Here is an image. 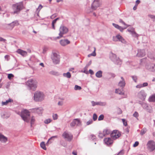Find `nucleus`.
<instances>
[{
	"label": "nucleus",
	"mask_w": 155,
	"mask_h": 155,
	"mask_svg": "<svg viewBox=\"0 0 155 155\" xmlns=\"http://www.w3.org/2000/svg\"><path fill=\"white\" fill-rule=\"evenodd\" d=\"M12 8L13 11L12 12V14L13 15L18 14L23 8V2H21L13 4Z\"/></svg>",
	"instance_id": "obj_1"
},
{
	"label": "nucleus",
	"mask_w": 155,
	"mask_h": 155,
	"mask_svg": "<svg viewBox=\"0 0 155 155\" xmlns=\"http://www.w3.org/2000/svg\"><path fill=\"white\" fill-rule=\"evenodd\" d=\"M30 90L35 91L37 87V82L32 79H29L26 83Z\"/></svg>",
	"instance_id": "obj_2"
},
{
	"label": "nucleus",
	"mask_w": 155,
	"mask_h": 155,
	"mask_svg": "<svg viewBox=\"0 0 155 155\" xmlns=\"http://www.w3.org/2000/svg\"><path fill=\"white\" fill-rule=\"evenodd\" d=\"M45 95L40 91H37L34 94V99L36 101H41L44 99Z\"/></svg>",
	"instance_id": "obj_3"
},
{
	"label": "nucleus",
	"mask_w": 155,
	"mask_h": 155,
	"mask_svg": "<svg viewBox=\"0 0 155 155\" xmlns=\"http://www.w3.org/2000/svg\"><path fill=\"white\" fill-rule=\"evenodd\" d=\"M30 115V112L26 109L22 110L20 114V116L22 119L27 122H29L28 117Z\"/></svg>",
	"instance_id": "obj_4"
},
{
	"label": "nucleus",
	"mask_w": 155,
	"mask_h": 155,
	"mask_svg": "<svg viewBox=\"0 0 155 155\" xmlns=\"http://www.w3.org/2000/svg\"><path fill=\"white\" fill-rule=\"evenodd\" d=\"M110 58L111 60L113 61L115 64L120 65L121 64V60L118 58L117 57L116 55L113 53L110 52Z\"/></svg>",
	"instance_id": "obj_5"
},
{
	"label": "nucleus",
	"mask_w": 155,
	"mask_h": 155,
	"mask_svg": "<svg viewBox=\"0 0 155 155\" xmlns=\"http://www.w3.org/2000/svg\"><path fill=\"white\" fill-rule=\"evenodd\" d=\"M51 59L54 64H58L60 61V56L56 53H53L51 56Z\"/></svg>",
	"instance_id": "obj_6"
},
{
	"label": "nucleus",
	"mask_w": 155,
	"mask_h": 155,
	"mask_svg": "<svg viewBox=\"0 0 155 155\" xmlns=\"http://www.w3.org/2000/svg\"><path fill=\"white\" fill-rule=\"evenodd\" d=\"M113 40L115 41H120L124 44H126L127 43L125 40L119 34L115 36H113Z\"/></svg>",
	"instance_id": "obj_7"
},
{
	"label": "nucleus",
	"mask_w": 155,
	"mask_h": 155,
	"mask_svg": "<svg viewBox=\"0 0 155 155\" xmlns=\"http://www.w3.org/2000/svg\"><path fill=\"white\" fill-rule=\"evenodd\" d=\"M147 148L150 152H152L155 150V142L153 140L149 141L147 144Z\"/></svg>",
	"instance_id": "obj_8"
},
{
	"label": "nucleus",
	"mask_w": 155,
	"mask_h": 155,
	"mask_svg": "<svg viewBox=\"0 0 155 155\" xmlns=\"http://www.w3.org/2000/svg\"><path fill=\"white\" fill-rule=\"evenodd\" d=\"M59 31L60 32L59 34L60 38L62 37L64 34H66L68 31V29L66 27L64 26H61L59 28Z\"/></svg>",
	"instance_id": "obj_9"
},
{
	"label": "nucleus",
	"mask_w": 155,
	"mask_h": 155,
	"mask_svg": "<svg viewBox=\"0 0 155 155\" xmlns=\"http://www.w3.org/2000/svg\"><path fill=\"white\" fill-rule=\"evenodd\" d=\"M63 138L68 141H71L73 139V135L70 133L64 132L62 135Z\"/></svg>",
	"instance_id": "obj_10"
},
{
	"label": "nucleus",
	"mask_w": 155,
	"mask_h": 155,
	"mask_svg": "<svg viewBox=\"0 0 155 155\" xmlns=\"http://www.w3.org/2000/svg\"><path fill=\"white\" fill-rule=\"evenodd\" d=\"M30 112L32 113H37L38 114H41L42 113L43 109L42 107H40L37 108H34L29 110Z\"/></svg>",
	"instance_id": "obj_11"
},
{
	"label": "nucleus",
	"mask_w": 155,
	"mask_h": 155,
	"mask_svg": "<svg viewBox=\"0 0 155 155\" xmlns=\"http://www.w3.org/2000/svg\"><path fill=\"white\" fill-rule=\"evenodd\" d=\"M120 134L117 130H113L110 134V136L113 139L115 140L120 137Z\"/></svg>",
	"instance_id": "obj_12"
},
{
	"label": "nucleus",
	"mask_w": 155,
	"mask_h": 155,
	"mask_svg": "<svg viewBox=\"0 0 155 155\" xmlns=\"http://www.w3.org/2000/svg\"><path fill=\"white\" fill-rule=\"evenodd\" d=\"M137 96L142 100H144L146 96V94L144 90H141L138 93Z\"/></svg>",
	"instance_id": "obj_13"
},
{
	"label": "nucleus",
	"mask_w": 155,
	"mask_h": 155,
	"mask_svg": "<svg viewBox=\"0 0 155 155\" xmlns=\"http://www.w3.org/2000/svg\"><path fill=\"white\" fill-rule=\"evenodd\" d=\"M70 125L71 127H74L76 125L80 126L81 125V122L79 119H76L73 120Z\"/></svg>",
	"instance_id": "obj_14"
},
{
	"label": "nucleus",
	"mask_w": 155,
	"mask_h": 155,
	"mask_svg": "<svg viewBox=\"0 0 155 155\" xmlns=\"http://www.w3.org/2000/svg\"><path fill=\"white\" fill-rule=\"evenodd\" d=\"M142 106L143 109L146 110L148 112L151 113L152 111L151 107L148 104L145 103L142 104Z\"/></svg>",
	"instance_id": "obj_15"
},
{
	"label": "nucleus",
	"mask_w": 155,
	"mask_h": 155,
	"mask_svg": "<svg viewBox=\"0 0 155 155\" xmlns=\"http://www.w3.org/2000/svg\"><path fill=\"white\" fill-rule=\"evenodd\" d=\"M146 68L149 71L153 72H155V64H146Z\"/></svg>",
	"instance_id": "obj_16"
},
{
	"label": "nucleus",
	"mask_w": 155,
	"mask_h": 155,
	"mask_svg": "<svg viewBox=\"0 0 155 155\" xmlns=\"http://www.w3.org/2000/svg\"><path fill=\"white\" fill-rule=\"evenodd\" d=\"M91 103L93 106H94L96 105L104 106L107 105V103L105 102H95L94 101H91Z\"/></svg>",
	"instance_id": "obj_17"
},
{
	"label": "nucleus",
	"mask_w": 155,
	"mask_h": 155,
	"mask_svg": "<svg viewBox=\"0 0 155 155\" xmlns=\"http://www.w3.org/2000/svg\"><path fill=\"white\" fill-rule=\"evenodd\" d=\"M100 6L99 0H94L92 5L91 8L93 10H95Z\"/></svg>",
	"instance_id": "obj_18"
},
{
	"label": "nucleus",
	"mask_w": 155,
	"mask_h": 155,
	"mask_svg": "<svg viewBox=\"0 0 155 155\" xmlns=\"http://www.w3.org/2000/svg\"><path fill=\"white\" fill-rule=\"evenodd\" d=\"M8 138L2 134L0 133V141L2 143H5L8 141Z\"/></svg>",
	"instance_id": "obj_19"
},
{
	"label": "nucleus",
	"mask_w": 155,
	"mask_h": 155,
	"mask_svg": "<svg viewBox=\"0 0 155 155\" xmlns=\"http://www.w3.org/2000/svg\"><path fill=\"white\" fill-rule=\"evenodd\" d=\"M121 80L119 82L118 85L120 87H121L122 88H123L125 86V81L124 79L122 77H121Z\"/></svg>",
	"instance_id": "obj_20"
},
{
	"label": "nucleus",
	"mask_w": 155,
	"mask_h": 155,
	"mask_svg": "<svg viewBox=\"0 0 155 155\" xmlns=\"http://www.w3.org/2000/svg\"><path fill=\"white\" fill-rule=\"evenodd\" d=\"M145 54V52L144 50H138L137 56L139 57H143Z\"/></svg>",
	"instance_id": "obj_21"
},
{
	"label": "nucleus",
	"mask_w": 155,
	"mask_h": 155,
	"mask_svg": "<svg viewBox=\"0 0 155 155\" xmlns=\"http://www.w3.org/2000/svg\"><path fill=\"white\" fill-rule=\"evenodd\" d=\"M104 141L105 143L107 145H111L113 143V140L109 137L105 138L104 139Z\"/></svg>",
	"instance_id": "obj_22"
},
{
	"label": "nucleus",
	"mask_w": 155,
	"mask_h": 155,
	"mask_svg": "<svg viewBox=\"0 0 155 155\" xmlns=\"http://www.w3.org/2000/svg\"><path fill=\"white\" fill-rule=\"evenodd\" d=\"M60 43L63 46H64L70 43V41L67 39L62 40L60 41Z\"/></svg>",
	"instance_id": "obj_23"
},
{
	"label": "nucleus",
	"mask_w": 155,
	"mask_h": 155,
	"mask_svg": "<svg viewBox=\"0 0 155 155\" xmlns=\"http://www.w3.org/2000/svg\"><path fill=\"white\" fill-rule=\"evenodd\" d=\"M16 52L21 54V56L23 57H25L27 55V52L22 50L21 49H18L17 51Z\"/></svg>",
	"instance_id": "obj_24"
},
{
	"label": "nucleus",
	"mask_w": 155,
	"mask_h": 155,
	"mask_svg": "<svg viewBox=\"0 0 155 155\" xmlns=\"http://www.w3.org/2000/svg\"><path fill=\"white\" fill-rule=\"evenodd\" d=\"M134 29L132 28L131 29H128V31L130 32L132 36L134 37H137L138 36V34H137L134 30Z\"/></svg>",
	"instance_id": "obj_25"
},
{
	"label": "nucleus",
	"mask_w": 155,
	"mask_h": 155,
	"mask_svg": "<svg viewBox=\"0 0 155 155\" xmlns=\"http://www.w3.org/2000/svg\"><path fill=\"white\" fill-rule=\"evenodd\" d=\"M123 88L121 89H117L115 90V92L116 94H118L120 95H124V93L123 92Z\"/></svg>",
	"instance_id": "obj_26"
},
{
	"label": "nucleus",
	"mask_w": 155,
	"mask_h": 155,
	"mask_svg": "<svg viewBox=\"0 0 155 155\" xmlns=\"http://www.w3.org/2000/svg\"><path fill=\"white\" fill-rule=\"evenodd\" d=\"M102 71H99L95 74V76L97 78H101L102 76Z\"/></svg>",
	"instance_id": "obj_27"
},
{
	"label": "nucleus",
	"mask_w": 155,
	"mask_h": 155,
	"mask_svg": "<svg viewBox=\"0 0 155 155\" xmlns=\"http://www.w3.org/2000/svg\"><path fill=\"white\" fill-rule=\"evenodd\" d=\"M148 101L150 102H155V94L150 96L149 98Z\"/></svg>",
	"instance_id": "obj_28"
},
{
	"label": "nucleus",
	"mask_w": 155,
	"mask_h": 155,
	"mask_svg": "<svg viewBox=\"0 0 155 155\" xmlns=\"http://www.w3.org/2000/svg\"><path fill=\"white\" fill-rule=\"evenodd\" d=\"M63 76L64 77H66L69 78L71 77V75L69 72H67V73H64L63 74Z\"/></svg>",
	"instance_id": "obj_29"
},
{
	"label": "nucleus",
	"mask_w": 155,
	"mask_h": 155,
	"mask_svg": "<svg viewBox=\"0 0 155 155\" xmlns=\"http://www.w3.org/2000/svg\"><path fill=\"white\" fill-rule=\"evenodd\" d=\"M13 100L12 99L9 98L8 100H6L5 101H2V105H7L8 103L11 102Z\"/></svg>",
	"instance_id": "obj_30"
},
{
	"label": "nucleus",
	"mask_w": 155,
	"mask_h": 155,
	"mask_svg": "<svg viewBox=\"0 0 155 155\" xmlns=\"http://www.w3.org/2000/svg\"><path fill=\"white\" fill-rule=\"evenodd\" d=\"M103 132L105 136L110 133V131L109 129H105L104 130Z\"/></svg>",
	"instance_id": "obj_31"
},
{
	"label": "nucleus",
	"mask_w": 155,
	"mask_h": 155,
	"mask_svg": "<svg viewBox=\"0 0 155 155\" xmlns=\"http://www.w3.org/2000/svg\"><path fill=\"white\" fill-rule=\"evenodd\" d=\"M41 147L44 150H46V148L45 147V144L44 142H41L40 143Z\"/></svg>",
	"instance_id": "obj_32"
},
{
	"label": "nucleus",
	"mask_w": 155,
	"mask_h": 155,
	"mask_svg": "<svg viewBox=\"0 0 155 155\" xmlns=\"http://www.w3.org/2000/svg\"><path fill=\"white\" fill-rule=\"evenodd\" d=\"M12 23L9 24H8L7 25V27L10 30L14 28V25H12Z\"/></svg>",
	"instance_id": "obj_33"
},
{
	"label": "nucleus",
	"mask_w": 155,
	"mask_h": 155,
	"mask_svg": "<svg viewBox=\"0 0 155 155\" xmlns=\"http://www.w3.org/2000/svg\"><path fill=\"white\" fill-rule=\"evenodd\" d=\"M14 25V27L15 26L18 25H19L18 21L17 20H15L12 22V24Z\"/></svg>",
	"instance_id": "obj_34"
},
{
	"label": "nucleus",
	"mask_w": 155,
	"mask_h": 155,
	"mask_svg": "<svg viewBox=\"0 0 155 155\" xmlns=\"http://www.w3.org/2000/svg\"><path fill=\"white\" fill-rule=\"evenodd\" d=\"M81 89V87L77 85H75L74 87V89L75 90H80Z\"/></svg>",
	"instance_id": "obj_35"
},
{
	"label": "nucleus",
	"mask_w": 155,
	"mask_h": 155,
	"mask_svg": "<svg viewBox=\"0 0 155 155\" xmlns=\"http://www.w3.org/2000/svg\"><path fill=\"white\" fill-rule=\"evenodd\" d=\"M2 117L3 118H8L9 117V115H7V114L6 113H5V114L2 113L1 114Z\"/></svg>",
	"instance_id": "obj_36"
},
{
	"label": "nucleus",
	"mask_w": 155,
	"mask_h": 155,
	"mask_svg": "<svg viewBox=\"0 0 155 155\" xmlns=\"http://www.w3.org/2000/svg\"><path fill=\"white\" fill-rule=\"evenodd\" d=\"M148 16L152 19L153 21L155 22V15L150 14L148 15Z\"/></svg>",
	"instance_id": "obj_37"
},
{
	"label": "nucleus",
	"mask_w": 155,
	"mask_h": 155,
	"mask_svg": "<svg viewBox=\"0 0 155 155\" xmlns=\"http://www.w3.org/2000/svg\"><path fill=\"white\" fill-rule=\"evenodd\" d=\"M50 74H51L53 75H58V72L54 71H50Z\"/></svg>",
	"instance_id": "obj_38"
},
{
	"label": "nucleus",
	"mask_w": 155,
	"mask_h": 155,
	"mask_svg": "<svg viewBox=\"0 0 155 155\" xmlns=\"http://www.w3.org/2000/svg\"><path fill=\"white\" fill-rule=\"evenodd\" d=\"M35 120V118L33 116H32L31 117V126L32 125L34 124Z\"/></svg>",
	"instance_id": "obj_39"
},
{
	"label": "nucleus",
	"mask_w": 155,
	"mask_h": 155,
	"mask_svg": "<svg viewBox=\"0 0 155 155\" xmlns=\"http://www.w3.org/2000/svg\"><path fill=\"white\" fill-rule=\"evenodd\" d=\"M131 77L132 78L133 80L135 82H137V77L136 76H132Z\"/></svg>",
	"instance_id": "obj_40"
},
{
	"label": "nucleus",
	"mask_w": 155,
	"mask_h": 155,
	"mask_svg": "<svg viewBox=\"0 0 155 155\" xmlns=\"http://www.w3.org/2000/svg\"><path fill=\"white\" fill-rule=\"evenodd\" d=\"M133 116L134 117H136L137 119H138V117L139 116V114L137 112L135 111L133 114Z\"/></svg>",
	"instance_id": "obj_41"
},
{
	"label": "nucleus",
	"mask_w": 155,
	"mask_h": 155,
	"mask_svg": "<svg viewBox=\"0 0 155 155\" xmlns=\"http://www.w3.org/2000/svg\"><path fill=\"white\" fill-rule=\"evenodd\" d=\"M146 132V129H142L140 133V134L141 135H143Z\"/></svg>",
	"instance_id": "obj_42"
},
{
	"label": "nucleus",
	"mask_w": 155,
	"mask_h": 155,
	"mask_svg": "<svg viewBox=\"0 0 155 155\" xmlns=\"http://www.w3.org/2000/svg\"><path fill=\"white\" fill-rule=\"evenodd\" d=\"M129 26H127L126 27L123 28L120 26H119L118 29L121 32H122L124 29H125L127 28Z\"/></svg>",
	"instance_id": "obj_43"
},
{
	"label": "nucleus",
	"mask_w": 155,
	"mask_h": 155,
	"mask_svg": "<svg viewBox=\"0 0 155 155\" xmlns=\"http://www.w3.org/2000/svg\"><path fill=\"white\" fill-rule=\"evenodd\" d=\"M97 118V116L96 114H94L93 116V119L94 121L96 120Z\"/></svg>",
	"instance_id": "obj_44"
},
{
	"label": "nucleus",
	"mask_w": 155,
	"mask_h": 155,
	"mask_svg": "<svg viewBox=\"0 0 155 155\" xmlns=\"http://www.w3.org/2000/svg\"><path fill=\"white\" fill-rule=\"evenodd\" d=\"M90 138H91V139H92V140H94V141H95L96 139V136L94 134H91V135H90Z\"/></svg>",
	"instance_id": "obj_45"
},
{
	"label": "nucleus",
	"mask_w": 155,
	"mask_h": 155,
	"mask_svg": "<svg viewBox=\"0 0 155 155\" xmlns=\"http://www.w3.org/2000/svg\"><path fill=\"white\" fill-rule=\"evenodd\" d=\"M105 135L104 134V132L103 133H102L101 132H99V133L98 136L99 137L102 138L104 136H105Z\"/></svg>",
	"instance_id": "obj_46"
},
{
	"label": "nucleus",
	"mask_w": 155,
	"mask_h": 155,
	"mask_svg": "<svg viewBox=\"0 0 155 155\" xmlns=\"http://www.w3.org/2000/svg\"><path fill=\"white\" fill-rule=\"evenodd\" d=\"M104 118V115L103 114H101L98 118L99 121L103 120Z\"/></svg>",
	"instance_id": "obj_47"
},
{
	"label": "nucleus",
	"mask_w": 155,
	"mask_h": 155,
	"mask_svg": "<svg viewBox=\"0 0 155 155\" xmlns=\"http://www.w3.org/2000/svg\"><path fill=\"white\" fill-rule=\"evenodd\" d=\"M42 7V6L40 4L38 6V8L37 9V11L39 13Z\"/></svg>",
	"instance_id": "obj_48"
},
{
	"label": "nucleus",
	"mask_w": 155,
	"mask_h": 155,
	"mask_svg": "<svg viewBox=\"0 0 155 155\" xmlns=\"http://www.w3.org/2000/svg\"><path fill=\"white\" fill-rule=\"evenodd\" d=\"M51 121V120L50 119H48L44 121L45 123L48 124Z\"/></svg>",
	"instance_id": "obj_49"
},
{
	"label": "nucleus",
	"mask_w": 155,
	"mask_h": 155,
	"mask_svg": "<svg viewBox=\"0 0 155 155\" xmlns=\"http://www.w3.org/2000/svg\"><path fill=\"white\" fill-rule=\"evenodd\" d=\"M14 77V75L12 74H8V78L9 79H11L12 78Z\"/></svg>",
	"instance_id": "obj_50"
},
{
	"label": "nucleus",
	"mask_w": 155,
	"mask_h": 155,
	"mask_svg": "<svg viewBox=\"0 0 155 155\" xmlns=\"http://www.w3.org/2000/svg\"><path fill=\"white\" fill-rule=\"evenodd\" d=\"M50 38L52 40H56L57 39H59L60 38V37L58 36L55 37H50Z\"/></svg>",
	"instance_id": "obj_51"
},
{
	"label": "nucleus",
	"mask_w": 155,
	"mask_h": 155,
	"mask_svg": "<svg viewBox=\"0 0 155 155\" xmlns=\"http://www.w3.org/2000/svg\"><path fill=\"white\" fill-rule=\"evenodd\" d=\"M93 122V121L92 119H91L88 121H87L86 123V125H90Z\"/></svg>",
	"instance_id": "obj_52"
},
{
	"label": "nucleus",
	"mask_w": 155,
	"mask_h": 155,
	"mask_svg": "<svg viewBox=\"0 0 155 155\" xmlns=\"http://www.w3.org/2000/svg\"><path fill=\"white\" fill-rule=\"evenodd\" d=\"M52 117L54 120H56L58 118V115L57 114H53Z\"/></svg>",
	"instance_id": "obj_53"
},
{
	"label": "nucleus",
	"mask_w": 155,
	"mask_h": 155,
	"mask_svg": "<svg viewBox=\"0 0 155 155\" xmlns=\"http://www.w3.org/2000/svg\"><path fill=\"white\" fill-rule=\"evenodd\" d=\"M119 21L125 25H126L127 26V25L121 19H119Z\"/></svg>",
	"instance_id": "obj_54"
},
{
	"label": "nucleus",
	"mask_w": 155,
	"mask_h": 155,
	"mask_svg": "<svg viewBox=\"0 0 155 155\" xmlns=\"http://www.w3.org/2000/svg\"><path fill=\"white\" fill-rule=\"evenodd\" d=\"M122 121L124 125L125 126H126L127 125V122L125 121V120L124 119H122Z\"/></svg>",
	"instance_id": "obj_55"
},
{
	"label": "nucleus",
	"mask_w": 155,
	"mask_h": 155,
	"mask_svg": "<svg viewBox=\"0 0 155 155\" xmlns=\"http://www.w3.org/2000/svg\"><path fill=\"white\" fill-rule=\"evenodd\" d=\"M112 25L115 28H116L117 29L120 26L114 23H113L112 24Z\"/></svg>",
	"instance_id": "obj_56"
},
{
	"label": "nucleus",
	"mask_w": 155,
	"mask_h": 155,
	"mask_svg": "<svg viewBox=\"0 0 155 155\" xmlns=\"http://www.w3.org/2000/svg\"><path fill=\"white\" fill-rule=\"evenodd\" d=\"M57 137H58V136H53L51 137L50 138H49L48 139L47 143L50 140H53V138H57Z\"/></svg>",
	"instance_id": "obj_57"
},
{
	"label": "nucleus",
	"mask_w": 155,
	"mask_h": 155,
	"mask_svg": "<svg viewBox=\"0 0 155 155\" xmlns=\"http://www.w3.org/2000/svg\"><path fill=\"white\" fill-rule=\"evenodd\" d=\"M64 104V102L62 101H59L58 103V105L59 106H62Z\"/></svg>",
	"instance_id": "obj_58"
},
{
	"label": "nucleus",
	"mask_w": 155,
	"mask_h": 155,
	"mask_svg": "<svg viewBox=\"0 0 155 155\" xmlns=\"http://www.w3.org/2000/svg\"><path fill=\"white\" fill-rule=\"evenodd\" d=\"M148 84L147 82L143 83L142 84V87L147 86L148 85Z\"/></svg>",
	"instance_id": "obj_59"
},
{
	"label": "nucleus",
	"mask_w": 155,
	"mask_h": 155,
	"mask_svg": "<svg viewBox=\"0 0 155 155\" xmlns=\"http://www.w3.org/2000/svg\"><path fill=\"white\" fill-rule=\"evenodd\" d=\"M9 56L8 55H6L5 56V58L7 61H8L9 59Z\"/></svg>",
	"instance_id": "obj_60"
},
{
	"label": "nucleus",
	"mask_w": 155,
	"mask_h": 155,
	"mask_svg": "<svg viewBox=\"0 0 155 155\" xmlns=\"http://www.w3.org/2000/svg\"><path fill=\"white\" fill-rule=\"evenodd\" d=\"M139 143V142L138 141H136L134 144L133 146L134 147H136L138 145Z\"/></svg>",
	"instance_id": "obj_61"
},
{
	"label": "nucleus",
	"mask_w": 155,
	"mask_h": 155,
	"mask_svg": "<svg viewBox=\"0 0 155 155\" xmlns=\"http://www.w3.org/2000/svg\"><path fill=\"white\" fill-rule=\"evenodd\" d=\"M6 40L5 39H4L2 38L1 37H0V41H2L4 42H5L6 41Z\"/></svg>",
	"instance_id": "obj_62"
},
{
	"label": "nucleus",
	"mask_w": 155,
	"mask_h": 155,
	"mask_svg": "<svg viewBox=\"0 0 155 155\" xmlns=\"http://www.w3.org/2000/svg\"><path fill=\"white\" fill-rule=\"evenodd\" d=\"M124 154L122 150L120 151L117 155H123Z\"/></svg>",
	"instance_id": "obj_63"
},
{
	"label": "nucleus",
	"mask_w": 155,
	"mask_h": 155,
	"mask_svg": "<svg viewBox=\"0 0 155 155\" xmlns=\"http://www.w3.org/2000/svg\"><path fill=\"white\" fill-rule=\"evenodd\" d=\"M91 55L93 56H95L96 55V52H95V51H94L91 54Z\"/></svg>",
	"instance_id": "obj_64"
}]
</instances>
